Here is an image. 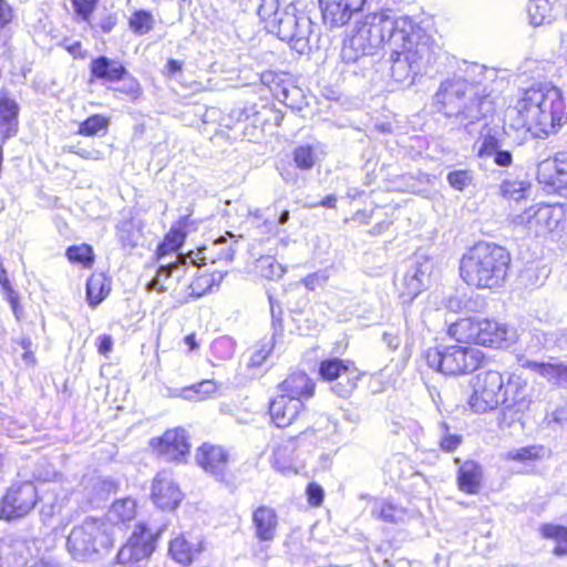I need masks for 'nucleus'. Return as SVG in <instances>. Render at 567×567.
<instances>
[{
    "label": "nucleus",
    "mask_w": 567,
    "mask_h": 567,
    "mask_svg": "<svg viewBox=\"0 0 567 567\" xmlns=\"http://www.w3.org/2000/svg\"><path fill=\"white\" fill-rule=\"evenodd\" d=\"M0 286L2 287L3 291H6L9 295V301L11 302L12 307L16 306V298L13 296V290L10 285L9 278L7 276V271L2 264H0Z\"/></svg>",
    "instance_id": "obj_60"
},
{
    "label": "nucleus",
    "mask_w": 567,
    "mask_h": 567,
    "mask_svg": "<svg viewBox=\"0 0 567 567\" xmlns=\"http://www.w3.org/2000/svg\"><path fill=\"white\" fill-rule=\"evenodd\" d=\"M206 250L207 248L199 249L195 256H193L194 252L189 255L176 254L174 260L164 259L159 261L156 275L147 284L146 289L148 291L156 290L159 292L173 289L186 276L189 264L197 267L200 266L199 260L205 264L207 259Z\"/></svg>",
    "instance_id": "obj_12"
},
{
    "label": "nucleus",
    "mask_w": 567,
    "mask_h": 567,
    "mask_svg": "<svg viewBox=\"0 0 567 567\" xmlns=\"http://www.w3.org/2000/svg\"><path fill=\"white\" fill-rule=\"evenodd\" d=\"M272 465L284 475L297 473V467L292 458V450L289 446H278L275 449Z\"/></svg>",
    "instance_id": "obj_38"
},
{
    "label": "nucleus",
    "mask_w": 567,
    "mask_h": 567,
    "mask_svg": "<svg viewBox=\"0 0 567 567\" xmlns=\"http://www.w3.org/2000/svg\"><path fill=\"white\" fill-rule=\"evenodd\" d=\"M367 0H319L324 24L330 28L347 24L354 13L361 11Z\"/></svg>",
    "instance_id": "obj_22"
},
{
    "label": "nucleus",
    "mask_w": 567,
    "mask_h": 567,
    "mask_svg": "<svg viewBox=\"0 0 567 567\" xmlns=\"http://www.w3.org/2000/svg\"><path fill=\"white\" fill-rule=\"evenodd\" d=\"M327 280L328 276L324 272H313L303 279V284L308 289L315 290L317 287L324 285Z\"/></svg>",
    "instance_id": "obj_59"
},
{
    "label": "nucleus",
    "mask_w": 567,
    "mask_h": 567,
    "mask_svg": "<svg viewBox=\"0 0 567 567\" xmlns=\"http://www.w3.org/2000/svg\"><path fill=\"white\" fill-rule=\"evenodd\" d=\"M18 113L17 102L6 91H0V136L2 143L17 134Z\"/></svg>",
    "instance_id": "obj_29"
},
{
    "label": "nucleus",
    "mask_w": 567,
    "mask_h": 567,
    "mask_svg": "<svg viewBox=\"0 0 567 567\" xmlns=\"http://www.w3.org/2000/svg\"><path fill=\"white\" fill-rule=\"evenodd\" d=\"M424 359L430 368L445 375H462L477 370L485 354L470 346H440L427 349Z\"/></svg>",
    "instance_id": "obj_7"
},
{
    "label": "nucleus",
    "mask_w": 567,
    "mask_h": 567,
    "mask_svg": "<svg viewBox=\"0 0 567 567\" xmlns=\"http://www.w3.org/2000/svg\"><path fill=\"white\" fill-rule=\"evenodd\" d=\"M65 254L71 262L81 264L85 268H91L94 262L93 249L86 244L70 246Z\"/></svg>",
    "instance_id": "obj_40"
},
{
    "label": "nucleus",
    "mask_w": 567,
    "mask_h": 567,
    "mask_svg": "<svg viewBox=\"0 0 567 567\" xmlns=\"http://www.w3.org/2000/svg\"><path fill=\"white\" fill-rule=\"evenodd\" d=\"M515 225L525 226L536 234L564 231L567 228V206L563 204H536L516 215Z\"/></svg>",
    "instance_id": "obj_10"
},
{
    "label": "nucleus",
    "mask_w": 567,
    "mask_h": 567,
    "mask_svg": "<svg viewBox=\"0 0 567 567\" xmlns=\"http://www.w3.org/2000/svg\"><path fill=\"white\" fill-rule=\"evenodd\" d=\"M530 184L525 181H504L501 184V194L507 199L518 202L527 196Z\"/></svg>",
    "instance_id": "obj_41"
},
{
    "label": "nucleus",
    "mask_w": 567,
    "mask_h": 567,
    "mask_svg": "<svg viewBox=\"0 0 567 567\" xmlns=\"http://www.w3.org/2000/svg\"><path fill=\"white\" fill-rule=\"evenodd\" d=\"M113 349V340L111 336L104 334L99 337V352L100 354L107 357Z\"/></svg>",
    "instance_id": "obj_62"
},
{
    "label": "nucleus",
    "mask_w": 567,
    "mask_h": 567,
    "mask_svg": "<svg viewBox=\"0 0 567 567\" xmlns=\"http://www.w3.org/2000/svg\"><path fill=\"white\" fill-rule=\"evenodd\" d=\"M447 332L458 342H472L491 348L507 347L516 338L515 331L506 324L480 317L462 318L452 323Z\"/></svg>",
    "instance_id": "obj_6"
},
{
    "label": "nucleus",
    "mask_w": 567,
    "mask_h": 567,
    "mask_svg": "<svg viewBox=\"0 0 567 567\" xmlns=\"http://www.w3.org/2000/svg\"><path fill=\"white\" fill-rule=\"evenodd\" d=\"M496 76V70L472 63L466 66L464 79H453L441 84L435 94L436 102L442 104L446 116H455L467 127L494 112V101L487 86Z\"/></svg>",
    "instance_id": "obj_1"
},
{
    "label": "nucleus",
    "mask_w": 567,
    "mask_h": 567,
    "mask_svg": "<svg viewBox=\"0 0 567 567\" xmlns=\"http://www.w3.org/2000/svg\"><path fill=\"white\" fill-rule=\"evenodd\" d=\"M271 349H272V346L270 343L262 346V348L259 351L255 352L254 355L251 357L252 363L261 364L267 359Z\"/></svg>",
    "instance_id": "obj_63"
},
{
    "label": "nucleus",
    "mask_w": 567,
    "mask_h": 567,
    "mask_svg": "<svg viewBox=\"0 0 567 567\" xmlns=\"http://www.w3.org/2000/svg\"><path fill=\"white\" fill-rule=\"evenodd\" d=\"M373 513H375L382 520L394 524L402 522L406 515L403 507L396 506L388 501L381 502L374 508Z\"/></svg>",
    "instance_id": "obj_42"
},
{
    "label": "nucleus",
    "mask_w": 567,
    "mask_h": 567,
    "mask_svg": "<svg viewBox=\"0 0 567 567\" xmlns=\"http://www.w3.org/2000/svg\"><path fill=\"white\" fill-rule=\"evenodd\" d=\"M97 0H73L75 12L87 21L93 10L95 9Z\"/></svg>",
    "instance_id": "obj_52"
},
{
    "label": "nucleus",
    "mask_w": 567,
    "mask_h": 567,
    "mask_svg": "<svg viewBox=\"0 0 567 567\" xmlns=\"http://www.w3.org/2000/svg\"><path fill=\"white\" fill-rule=\"evenodd\" d=\"M293 162L300 169H311L317 162V154L312 146L301 145L293 151Z\"/></svg>",
    "instance_id": "obj_46"
},
{
    "label": "nucleus",
    "mask_w": 567,
    "mask_h": 567,
    "mask_svg": "<svg viewBox=\"0 0 567 567\" xmlns=\"http://www.w3.org/2000/svg\"><path fill=\"white\" fill-rule=\"evenodd\" d=\"M519 364L523 368L538 373L549 384L556 388L567 389V364L565 362L554 358H550L548 361L520 359Z\"/></svg>",
    "instance_id": "obj_24"
},
{
    "label": "nucleus",
    "mask_w": 567,
    "mask_h": 567,
    "mask_svg": "<svg viewBox=\"0 0 567 567\" xmlns=\"http://www.w3.org/2000/svg\"><path fill=\"white\" fill-rule=\"evenodd\" d=\"M152 447L166 461L181 462L189 453L185 430H167L161 437L151 441Z\"/></svg>",
    "instance_id": "obj_21"
},
{
    "label": "nucleus",
    "mask_w": 567,
    "mask_h": 567,
    "mask_svg": "<svg viewBox=\"0 0 567 567\" xmlns=\"http://www.w3.org/2000/svg\"><path fill=\"white\" fill-rule=\"evenodd\" d=\"M315 384L311 379L302 372L290 374L281 384L280 393L289 396L299 399L303 402L305 399H309L313 395Z\"/></svg>",
    "instance_id": "obj_30"
},
{
    "label": "nucleus",
    "mask_w": 567,
    "mask_h": 567,
    "mask_svg": "<svg viewBox=\"0 0 567 567\" xmlns=\"http://www.w3.org/2000/svg\"><path fill=\"white\" fill-rule=\"evenodd\" d=\"M203 550L204 543L199 537L186 539L184 536H179L169 543V554L172 558L185 566L190 565Z\"/></svg>",
    "instance_id": "obj_28"
},
{
    "label": "nucleus",
    "mask_w": 567,
    "mask_h": 567,
    "mask_svg": "<svg viewBox=\"0 0 567 567\" xmlns=\"http://www.w3.org/2000/svg\"><path fill=\"white\" fill-rule=\"evenodd\" d=\"M107 126L109 118L103 115L95 114L87 117L80 124L78 133L83 136H93L102 131L106 132Z\"/></svg>",
    "instance_id": "obj_45"
},
{
    "label": "nucleus",
    "mask_w": 567,
    "mask_h": 567,
    "mask_svg": "<svg viewBox=\"0 0 567 567\" xmlns=\"http://www.w3.org/2000/svg\"><path fill=\"white\" fill-rule=\"evenodd\" d=\"M137 504L133 498H122L115 501L107 512V518L105 519L114 528L116 525H125L133 520L136 516Z\"/></svg>",
    "instance_id": "obj_31"
},
{
    "label": "nucleus",
    "mask_w": 567,
    "mask_h": 567,
    "mask_svg": "<svg viewBox=\"0 0 567 567\" xmlns=\"http://www.w3.org/2000/svg\"><path fill=\"white\" fill-rule=\"evenodd\" d=\"M535 338L546 349H561L567 344V329L555 328L548 331H536Z\"/></svg>",
    "instance_id": "obj_37"
},
{
    "label": "nucleus",
    "mask_w": 567,
    "mask_h": 567,
    "mask_svg": "<svg viewBox=\"0 0 567 567\" xmlns=\"http://www.w3.org/2000/svg\"><path fill=\"white\" fill-rule=\"evenodd\" d=\"M223 279L224 274L221 272L199 275L188 285V293L195 298L203 297L212 292L215 286L218 287Z\"/></svg>",
    "instance_id": "obj_35"
},
{
    "label": "nucleus",
    "mask_w": 567,
    "mask_h": 567,
    "mask_svg": "<svg viewBox=\"0 0 567 567\" xmlns=\"http://www.w3.org/2000/svg\"><path fill=\"white\" fill-rule=\"evenodd\" d=\"M542 533L545 537L556 540L554 553L556 555H567V528L557 525H544Z\"/></svg>",
    "instance_id": "obj_43"
},
{
    "label": "nucleus",
    "mask_w": 567,
    "mask_h": 567,
    "mask_svg": "<svg viewBox=\"0 0 567 567\" xmlns=\"http://www.w3.org/2000/svg\"><path fill=\"white\" fill-rule=\"evenodd\" d=\"M184 241V234L181 230H171L164 241L157 248L158 261L167 259L171 252H175Z\"/></svg>",
    "instance_id": "obj_44"
},
{
    "label": "nucleus",
    "mask_w": 567,
    "mask_h": 567,
    "mask_svg": "<svg viewBox=\"0 0 567 567\" xmlns=\"http://www.w3.org/2000/svg\"><path fill=\"white\" fill-rule=\"evenodd\" d=\"M433 268V260L429 257L423 255L414 257L398 284L403 302H411L427 287Z\"/></svg>",
    "instance_id": "obj_13"
},
{
    "label": "nucleus",
    "mask_w": 567,
    "mask_h": 567,
    "mask_svg": "<svg viewBox=\"0 0 567 567\" xmlns=\"http://www.w3.org/2000/svg\"><path fill=\"white\" fill-rule=\"evenodd\" d=\"M536 400L535 389L528 384L527 379L517 373H512L503 391V402L507 409H515L517 412L529 410Z\"/></svg>",
    "instance_id": "obj_18"
},
{
    "label": "nucleus",
    "mask_w": 567,
    "mask_h": 567,
    "mask_svg": "<svg viewBox=\"0 0 567 567\" xmlns=\"http://www.w3.org/2000/svg\"><path fill=\"white\" fill-rule=\"evenodd\" d=\"M511 256L496 244L478 243L462 257L460 275L462 279L477 289L501 287L507 277Z\"/></svg>",
    "instance_id": "obj_4"
},
{
    "label": "nucleus",
    "mask_w": 567,
    "mask_h": 567,
    "mask_svg": "<svg viewBox=\"0 0 567 567\" xmlns=\"http://www.w3.org/2000/svg\"><path fill=\"white\" fill-rule=\"evenodd\" d=\"M482 477L481 466L473 462H465L458 470V487L467 494H476L480 489V482Z\"/></svg>",
    "instance_id": "obj_32"
},
{
    "label": "nucleus",
    "mask_w": 567,
    "mask_h": 567,
    "mask_svg": "<svg viewBox=\"0 0 567 567\" xmlns=\"http://www.w3.org/2000/svg\"><path fill=\"white\" fill-rule=\"evenodd\" d=\"M154 22V17L150 11L136 10L128 19V27L135 34L143 35L153 29Z\"/></svg>",
    "instance_id": "obj_39"
},
{
    "label": "nucleus",
    "mask_w": 567,
    "mask_h": 567,
    "mask_svg": "<svg viewBox=\"0 0 567 567\" xmlns=\"http://www.w3.org/2000/svg\"><path fill=\"white\" fill-rule=\"evenodd\" d=\"M440 447L444 452H454L462 443V436L457 434H451L446 423L440 424Z\"/></svg>",
    "instance_id": "obj_49"
},
{
    "label": "nucleus",
    "mask_w": 567,
    "mask_h": 567,
    "mask_svg": "<svg viewBox=\"0 0 567 567\" xmlns=\"http://www.w3.org/2000/svg\"><path fill=\"white\" fill-rule=\"evenodd\" d=\"M402 43L390 47L391 76L400 84L411 85L419 74L435 64L441 49L419 25Z\"/></svg>",
    "instance_id": "obj_5"
},
{
    "label": "nucleus",
    "mask_w": 567,
    "mask_h": 567,
    "mask_svg": "<svg viewBox=\"0 0 567 567\" xmlns=\"http://www.w3.org/2000/svg\"><path fill=\"white\" fill-rule=\"evenodd\" d=\"M124 83L121 87L117 90L122 93H125L126 95L137 99L141 94V86L138 82L134 78H125L123 79Z\"/></svg>",
    "instance_id": "obj_57"
},
{
    "label": "nucleus",
    "mask_w": 567,
    "mask_h": 567,
    "mask_svg": "<svg viewBox=\"0 0 567 567\" xmlns=\"http://www.w3.org/2000/svg\"><path fill=\"white\" fill-rule=\"evenodd\" d=\"M319 374L323 380L334 381L344 379L346 384L339 382L332 386L334 393L341 398L349 396L357 386L359 377L358 369L353 362L344 361L338 358L321 361Z\"/></svg>",
    "instance_id": "obj_15"
},
{
    "label": "nucleus",
    "mask_w": 567,
    "mask_h": 567,
    "mask_svg": "<svg viewBox=\"0 0 567 567\" xmlns=\"http://www.w3.org/2000/svg\"><path fill=\"white\" fill-rule=\"evenodd\" d=\"M60 489V486H52L50 489H48L47 494L42 497V501L44 502L43 509L49 506L50 511L48 512L50 515H54L55 513H59L62 507L64 506L66 496L63 495L60 497L58 495V492Z\"/></svg>",
    "instance_id": "obj_50"
},
{
    "label": "nucleus",
    "mask_w": 567,
    "mask_h": 567,
    "mask_svg": "<svg viewBox=\"0 0 567 567\" xmlns=\"http://www.w3.org/2000/svg\"><path fill=\"white\" fill-rule=\"evenodd\" d=\"M372 37V43L380 50L385 43L403 45L402 41L416 31V24L406 16H396L389 10L369 13L361 19Z\"/></svg>",
    "instance_id": "obj_9"
},
{
    "label": "nucleus",
    "mask_w": 567,
    "mask_h": 567,
    "mask_svg": "<svg viewBox=\"0 0 567 567\" xmlns=\"http://www.w3.org/2000/svg\"><path fill=\"white\" fill-rule=\"evenodd\" d=\"M499 147V142L495 134H492L491 128H486V132L477 141V156L480 158L492 157Z\"/></svg>",
    "instance_id": "obj_48"
},
{
    "label": "nucleus",
    "mask_w": 567,
    "mask_h": 567,
    "mask_svg": "<svg viewBox=\"0 0 567 567\" xmlns=\"http://www.w3.org/2000/svg\"><path fill=\"white\" fill-rule=\"evenodd\" d=\"M255 536L259 542L271 543L277 535L278 517L276 512L267 506H260L252 513Z\"/></svg>",
    "instance_id": "obj_26"
},
{
    "label": "nucleus",
    "mask_w": 567,
    "mask_h": 567,
    "mask_svg": "<svg viewBox=\"0 0 567 567\" xmlns=\"http://www.w3.org/2000/svg\"><path fill=\"white\" fill-rule=\"evenodd\" d=\"M217 390L213 380H203L181 390L179 396L189 401H202L210 398Z\"/></svg>",
    "instance_id": "obj_36"
},
{
    "label": "nucleus",
    "mask_w": 567,
    "mask_h": 567,
    "mask_svg": "<svg viewBox=\"0 0 567 567\" xmlns=\"http://www.w3.org/2000/svg\"><path fill=\"white\" fill-rule=\"evenodd\" d=\"M378 51V47L372 43L371 33H369V30L365 29L360 20L344 39L341 58L346 63H353L361 56L373 55Z\"/></svg>",
    "instance_id": "obj_19"
},
{
    "label": "nucleus",
    "mask_w": 567,
    "mask_h": 567,
    "mask_svg": "<svg viewBox=\"0 0 567 567\" xmlns=\"http://www.w3.org/2000/svg\"><path fill=\"white\" fill-rule=\"evenodd\" d=\"M153 550V533L144 524H137L127 543L120 549L117 559L122 565H133L151 556Z\"/></svg>",
    "instance_id": "obj_16"
},
{
    "label": "nucleus",
    "mask_w": 567,
    "mask_h": 567,
    "mask_svg": "<svg viewBox=\"0 0 567 567\" xmlns=\"http://www.w3.org/2000/svg\"><path fill=\"white\" fill-rule=\"evenodd\" d=\"M261 275L269 279L281 278L285 274V268L271 257L260 259Z\"/></svg>",
    "instance_id": "obj_51"
},
{
    "label": "nucleus",
    "mask_w": 567,
    "mask_h": 567,
    "mask_svg": "<svg viewBox=\"0 0 567 567\" xmlns=\"http://www.w3.org/2000/svg\"><path fill=\"white\" fill-rule=\"evenodd\" d=\"M70 152L76 154L83 159H90V161H103L105 158L104 153L96 148H82L72 146L70 148Z\"/></svg>",
    "instance_id": "obj_56"
},
{
    "label": "nucleus",
    "mask_w": 567,
    "mask_h": 567,
    "mask_svg": "<svg viewBox=\"0 0 567 567\" xmlns=\"http://www.w3.org/2000/svg\"><path fill=\"white\" fill-rule=\"evenodd\" d=\"M117 18L114 14H106L100 21V28L103 32L109 33L116 25Z\"/></svg>",
    "instance_id": "obj_64"
},
{
    "label": "nucleus",
    "mask_w": 567,
    "mask_h": 567,
    "mask_svg": "<svg viewBox=\"0 0 567 567\" xmlns=\"http://www.w3.org/2000/svg\"><path fill=\"white\" fill-rule=\"evenodd\" d=\"M218 247H220L218 259L225 260L226 262L231 261L235 254L233 244H227V240L224 237H220L213 243V248Z\"/></svg>",
    "instance_id": "obj_53"
},
{
    "label": "nucleus",
    "mask_w": 567,
    "mask_h": 567,
    "mask_svg": "<svg viewBox=\"0 0 567 567\" xmlns=\"http://www.w3.org/2000/svg\"><path fill=\"white\" fill-rule=\"evenodd\" d=\"M258 16L268 32L276 34L296 52L307 53L315 39V23L299 9L298 0H261Z\"/></svg>",
    "instance_id": "obj_3"
},
{
    "label": "nucleus",
    "mask_w": 567,
    "mask_h": 567,
    "mask_svg": "<svg viewBox=\"0 0 567 567\" xmlns=\"http://www.w3.org/2000/svg\"><path fill=\"white\" fill-rule=\"evenodd\" d=\"M91 81L96 79L103 83L120 82L127 74L125 66L116 61L106 56H99L90 63Z\"/></svg>",
    "instance_id": "obj_27"
},
{
    "label": "nucleus",
    "mask_w": 567,
    "mask_h": 567,
    "mask_svg": "<svg viewBox=\"0 0 567 567\" xmlns=\"http://www.w3.org/2000/svg\"><path fill=\"white\" fill-rule=\"evenodd\" d=\"M558 0H532L528 6L530 23L543 25L549 23L557 11Z\"/></svg>",
    "instance_id": "obj_33"
},
{
    "label": "nucleus",
    "mask_w": 567,
    "mask_h": 567,
    "mask_svg": "<svg viewBox=\"0 0 567 567\" xmlns=\"http://www.w3.org/2000/svg\"><path fill=\"white\" fill-rule=\"evenodd\" d=\"M196 463L217 481H223L226 476L230 454L221 445L204 443L196 451Z\"/></svg>",
    "instance_id": "obj_20"
},
{
    "label": "nucleus",
    "mask_w": 567,
    "mask_h": 567,
    "mask_svg": "<svg viewBox=\"0 0 567 567\" xmlns=\"http://www.w3.org/2000/svg\"><path fill=\"white\" fill-rule=\"evenodd\" d=\"M517 127L526 128L536 137H546L557 133L567 123V107L561 90L549 83L540 82L523 90L508 109Z\"/></svg>",
    "instance_id": "obj_2"
},
{
    "label": "nucleus",
    "mask_w": 567,
    "mask_h": 567,
    "mask_svg": "<svg viewBox=\"0 0 567 567\" xmlns=\"http://www.w3.org/2000/svg\"><path fill=\"white\" fill-rule=\"evenodd\" d=\"M114 530L104 518L87 517L75 525L66 540L69 553L75 559H83L113 545Z\"/></svg>",
    "instance_id": "obj_8"
},
{
    "label": "nucleus",
    "mask_w": 567,
    "mask_h": 567,
    "mask_svg": "<svg viewBox=\"0 0 567 567\" xmlns=\"http://www.w3.org/2000/svg\"><path fill=\"white\" fill-rule=\"evenodd\" d=\"M38 489L31 482L13 484L1 502V517L11 520L28 515L38 503Z\"/></svg>",
    "instance_id": "obj_14"
},
{
    "label": "nucleus",
    "mask_w": 567,
    "mask_h": 567,
    "mask_svg": "<svg viewBox=\"0 0 567 567\" xmlns=\"http://www.w3.org/2000/svg\"><path fill=\"white\" fill-rule=\"evenodd\" d=\"M494 163L502 167H507L512 164L513 157L511 152L504 151L501 147L492 155Z\"/></svg>",
    "instance_id": "obj_61"
},
{
    "label": "nucleus",
    "mask_w": 567,
    "mask_h": 567,
    "mask_svg": "<svg viewBox=\"0 0 567 567\" xmlns=\"http://www.w3.org/2000/svg\"><path fill=\"white\" fill-rule=\"evenodd\" d=\"M302 410L303 402L281 393L269 405L270 417L278 427H286L292 424Z\"/></svg>",
    "instance_id": "obj_25"
},
{
    "label": "nucleus",
    "mask_w": 567,
    "mask_h": 567,
    "mask_svg": "<svg viewBox=\"0 0 567 567\" xmlns=\"http://www.w3.org/2000/svg\"><path fill=\"white\" fill-rule=\"evenodd\" d=\"M93 488L96 489L97 497L102 498L105 495L110 494L114 488V484L110 480H104L101 477H96L92 480Z\"/></svg>",
    "instance_id": "obj_58"
},
{
    "label": "nucleus",
    "mask_w": 567,
    "mask_h": 567,
    "mask_svg": "<svg viewBox=\"0 0 567 567\" xmlns=\"http://www.w3.org/2000/svg\"><path fill=\"white\" fill-rule=\"evenodd\" d=\"M446 179L452 188L463 192L473 184L474 172L471 169H455L447 174Z\"/></svg>",
    "instance_id": "obj_47"
},
{
    "label": "nucleus",
    "mask_w": 567,
    "mask_h": 567,
    "mask_svg": "<svg viewBox=\"0 0 567 567\" xmlns=\"http://www.w3.org/2000/svg\"><path fill=\"white\" fill-rule=\"evenodd\" d=\"M537 179L553 192H567V153L542 161L537 166Z\"/></svg>",
    "instance_id": "obj_17"
},
{
    "label": "nucleus",
    "mask_w": 567,
    "mask_h": 567,
    "mask_svg": "<svg viewBox=\"0 0 567 567\" xmlns=\"http://www.w3.org/2000/svg\"><path fill=\"white\" fill-rule=\"evenodd\" d=\"M152 499L162 509H174L182 499V494L167 471L157 473L152 484Z\"/></svg>",
    "instance_id": "obj_23"
},
{
    "label": "nucleus",
    "mask_w": 567,
    "mask_h": 567,
    "mask_svg": "<svg viewBox=\"0 0 567 567\" xmlns=\"http://www.w3.org/2000/svg\"><path fill=\"white\" fill-rule=\"evenodd\" d=\"M505 382L503 374L495 370L477 373L473 379V392L468 398L470 408L476 413L495 410L503 402Z\"/></svg>",
    "instance_id": "obj_11"
},
{
    "label": "nucleus",
    "mask_w": 567,
    "mask_h": 567,
    "mask_svg": "<svg viewBox=\"0 0 567 567\" xmlns=\"http://www.w3.org/2000/svg\"><path fill=\"white\" fill-rule=\"evenodd\" d=\"M111 290L110 284L102 274L92 275L86 282V298L92 307L101 303Z\"/></svg>",
    "instance_id": "obj_34"
},
{
    "label": "nucleus",
    "mask_w": 567,
    "mask_h": 567,
    "mask_svg": "<svg viewBox=\"0 0 567 567\" xmlns=\"http://www.w3.org/2000/svg\"><path fill=\"white\" fill-rule=\"evenodd\" d=\"M308 502L312 506H320L323 502L324 491L317 483H310L307 486Z\"/></svg>",
    "instance_id": "obj_55"
},
{
    "label": "nucleus",
    "mask_w": 567,
    "mask_h": 567,
    "mask_svg": "<svg viewBox=\"0 0 567 567\" xmlns=\"http://www.w3.org/2000/svg\"><path fill=\"white\" fill-rule=\"evenodd\" d=\"M539 449L536 446L522 447L508 452V457L516 461H527L538 457Z\"/></svg>",
    "instance_id": "obj_54"
}]
</instances>
